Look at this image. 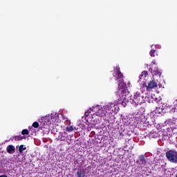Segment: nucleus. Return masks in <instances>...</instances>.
I'll use <instances>...</instances> for the list:
<instances>
[{"label":"nucleus","instance_id":"f3484780","mask_svg":"<svg viewBox=\"0 0 177 177\" xmlns=\"http://www.w3.org/2000/svg\"><path fill=\"white\" fill-rule=\"evenodd\" d=\"M30 131L27 129H23L21 131V135H29Z\"/></svg>","mask_w":177,"mask_h":177},{"label":"nucleus","instance_id":"b1692460","mask_svg":"<svg viewBox=\"0 0 177 177\" xmlns=\"http://www.w3.org/2000/svg\"><path fill=\"white\" fill-rule=\"evenodd\" d=\"M0 177H8V176L3 174V175L0 176Z\"/></svg>","mask_w":177,"mask_h":177},{"label":"nucleus","instance_id":"5701e85b","mask_svg":"<svg viewBox=\"0 0 177 177\" xmlns=\"http://www.w3.org/2000/svg\"><path fill=\"white\" fill-rule=\"evenodd\" d=\"M119 136H120V138L121 139V138L124 136V133H122V132L119 131Z\"/></svg>","mask_w":177,"mask_h":177},{"label":"nucleus","instance_id":"cd10ccee","mask_svg":"<svg viewBox=\"0 0 177 177\" xmlns=\"http://www.w3.org/2000/svg\"><path fill=\"white\" fill-rule=\"evenodd\" d=\"M65 135H67V133L66 132H64Z\"/></svg>","mask_w":177,"mask_h":177},{"label":"nucleus","instance_id":"aec40b11","mask_svg":"<svg viewBox=\"0 0 177 177\" xmlns=\"http://www.w3.org/2000/svg\"><path fill=\"white\" fill-rule=\"evenodd\" d=\"M165 124L167 125H173L174 122H172V120H169L165 121Z\"/></svg>","mask_w":177,"mask_h":177},{"label":"nucleus","instance_id":"0eeeda50","mask_svg":"<svg viewBox=\"0 0 177 177\" xmlns=\"http://www.w3.org/2000/svg\"><path fill=\"white\" fill-rule=\"evenodd\" d=\"M16 150V148L12 145H10L7 147L6 151L8 154H13Z\"/></svg>","mask_w":177,"mask_h":177},{"label":"nucleus","instance_id":"20e7f679","mask_svg":"<svg viewBox=\"0 0 177 177\" xmlns=\"http://www.w3.org/2000/svg\"><path fill=\"white\" fill-rule=\"evenodd\" d=\"M107 110H109L108 106H105L104 109L100 108L97 110V111H95V115L98 117H107V115H109V112Z\"/></svg>","mask_w":177,"mask_h":177},{"label":"nucleus","instance_id":"1a4fd4ad","mask_svg":"<svg viewBox=\"0 0 177 177\" xmlns=\"http://www.w3.org/2000/svg\"><path fill=\"white\" fill-rule=\"evenodd\" d=\"M162 109L163 110V114H165V113H168V111L171 110V106L167 104H163L162 105Z\"/></svg>","mask_w":177,"mask_h":177},{"label":"nucleus","instance_id":"412c9836","mask_svg":"<svg viewBox=\"0 0 177 177\" xmlns=\"http://www.w3.org/2000/svg\"><path fill=\"white\" fill-rule=\"evenodd\" d=\"M32 127L33 128H38V127H39V123H38V122H35L32 124Z\"/></svg>","mask_w":177,"mask_h":177},{"label":"nucleus","instance_id":"423d86ee","mask_svg":"<svg viewBox=\"0 0 177 177\" xmlns=\"http://www.w3.org/2000/svg\"><path fill=\"white\" fill-rule=\"evenodd\" d=\"M154 88H157V83L155 80H151L148 84L147 89H154Z\"/></svg>","mask_w":177,"mask_h":177},{"label":"nucleus","instance_id":"a211bd4d","mask_svg":"<svg viewBox=\"0 0 177 177\" xmlns=\"http://www.w3.org/2000/svg\"><path fill=\"white\" fill-rule=\"evenodd\" d=\"M149 55L151 57H156V50H151Z\"/></svg>","mask_w":177,"mask_h":177},{"label":"nucleus","instance_id":"a878e982","mask_svg":"<svg viewBox=\"0 0 177 177\" xmlns=\"http://www.w3.org/2000/svg\"><path fill=\"white\" fill-rule=\"evenodd\" d=\"M171 129H175V127H170Z\"/></svg>","mask_w":177,"mask_h":177},{"label":"nucleus","instance_id":"dca6fc26","mask_svg":"<svg viewBox=\"0 0 177 177\" xmlns=\"http://www.w3.org/2000/svg\"><path fill=\"white\" fill-rule=\"evenodd\" d=\"M174 104H177V100H175ZM173 118H174V120H177V111H174Z\"/></svg>","mask_w":177,"mask_h":177},{"label":"nucleus","instance_id":"4468645a","mask_svg":"<svg viewBox=\"0 0 177 177\" xmlns=\"http://www.w3.org/2000/svg\"><path fill=\"white\" fill-rule=\"evenodd\" d=\"M65 131H66V132H73L74 127L73 126L66 127Z\"/></svg>","mask_w":177,"mask_h":177},{"label":"nucleus","instance_id":"4be33fe9","mask_svg":"<svg viewBox=\"0 0 177 177\" xmlns=\"http://www.w3.org/2000/svg\"><path fill=\"white\" fill-rule=\"evenodd\" d=\"M143 75H145V77H146V75H147V71H142L141 77H143Z\"/></svg>","mask_w":177,"mask_h":177},{"label":"nucleus","instance_id":"9d476101","mask_svg":"<svg viewBox=\"0 0 177 177\" xmlns=\"http://www.w3.org/2000/svg\"><path fill=\"white\" fill-rule=\"evenodd\" d=\"M77 177H85L84 169H79L77 171Z\"/></svg>","mask_w":177,"mask_h":177},{"label":"nucleus","instance_id":"9b49d317","mask_svg":"<svg viewBox=\"0 0 177 177\" xmlns=\"http://www.w3.org/2000/svg\"><path fill=\"white\" fill-rule=\"evenodd\" d=\"M58 140H60L61 142H64V140H66V136H64V133H59Z\"/></svg>","mask_w":177,"mask_h":177},{"label":"nucleus","instance_id":"39448f33","mask_svg":"<svg viewBox=\"0 0 177 177\" xmlns=\"http://www.w3.org/2000/svg\"><path fill=\"white\" fill-rule=\"evenodd\" d=\"M133 101L135 104H141L142 101H140V93L136 92L134 93Z\"/></svg>","mask_w":177,"mask_h":177},{"label":"nucleus","instance_id":"bb28decb","mask_svg":"<svg viewBox=\"0 0 177 177\" xmlns=\"http://www.w3.org/2000/svg\"><path fill=\"white\" fill-rule=\"evenodd\" d=\"M88 131H91V127L87 128Z\"/></svg>","mask_w":177,"mask_h":177},{"label":"nucleus","instance_id":"6ab92c4d","mask_svg":"<svg viewBox=\"0 0 177 177\" xmlns=\"http://www.w3.org/2000/svg\"><path fill=\"white\" fill-rule=\"evenodd\" d=\"M92 111H93V109L90 108L87 112L85 113V115H86V117H88V115H89V113H92Z\"/></svg>","mask_w":177,"mask_h":177},{"label":"nucleus","instance_id":"6e6552de","mask_svg":"<svg viewBox=\"0 0 177 177\" xmlns=\"http://www.w3.org/2000/svg\"><path fill=\"white\" fill-rule=\"evenodd\" d=\"M149 71L153 75H157L158 77H161V71L158 70V68H156L154 71L152 68H149Z\"/></svg>","mask_w":177,"mask_h":177},{"label":"nucleus","instance_id":"f257e3e1","mask_svg":"<svg viewBox=\"0 0 177 177\" xmlns=\"http://www.w3.org/2000/svg\"><path fill=\"white\" fill-rule=\"evenodd\" d=\"M113 76L115 77V81L118 82V95L119 96V102H125L127 100V89L132 88L131 82L127 84L124 82V75L120 70V66H116V70H114Z\"/></svg>","mask_w":177,"mask_h":177},{"label":"nucleus","instance_id":"f03ea898","mask_svg":"<svg viewBox=\"0 0 177 177\" xmlns=\"http://www.w3.org/2000/svg\"><path fill=\"white\" fill-rule=\"evenodd\" d=\"M166 158L170 162L177 164V151L174 150H169L166 152Z\"/></svg>","mask_w":177,"mask_h":177},{"label":"nucleus","instance_id":"393cba45","mask_svg":"<svg viewBox=\"0 0 177 177\" xmlns=\"http://www.w3.org/2000/svg\"><path fill=\"white\" fill-rule=\"evenodd\" d=\"M153 64H156V60L152 61Z\"/></svg>","mask_w":177,"mask_h":177},{"label":"nucleus","instance_id":"ddd939ff","mask_svg":"<svg viewBox=\"0 0 177 177\" xmlns=\"http://www.w3.org/2000/svg\"><path fill=\"white\" fill-rule=\"evenodd\" d=\"M156 111L158 113V114H164V111L162 109V105H161L160 106H157Z\"/></svg>","mask_w":177,"mask_h":177},{"label":"nucleus","instance_id":"f8f14e48","mask_svg":"<svg viewBox=\"0 0 177 177\" xmlns=\"http://www.w3.org/2000/svg\"><path fill=\"white\" fill-rule=\"evenodd\" d=\"M23 139H24V136H15L11 138V140L19 141V140H23Z\"/></svg>","mask_w":177,"mask_h":177},{"label":"nucleus","instance_id":"7ed1b4c3","mask_svg":"<svg viewBox=\"0 0 177 177\" xmlns=\"http://www.w3.org/2000/svg\"><path fill=\"white\" fill-rule=\"evenodd\" d=\"M136 164L140 167L143 168L147 165V158L144 155H140L138 159L136 161Z\"/></svg>","mask_w":177,"mask_h":177},{"label":"nucleus","instance_id":"2eb2a0df","mask_svg":"<svg viewBox=\"0 0 177 177\" xmlns=\"http://www.w3.org/2000/svg\"><path fill=\"white\" fill-rule=\"evenodd\" d=\"M27 147H26L24 145H20L19 148V153H23L24 150H26Z\"/></svg>","mask_w":177,"mask_h":177}]
</instances>
